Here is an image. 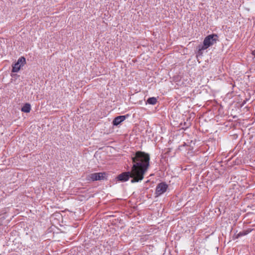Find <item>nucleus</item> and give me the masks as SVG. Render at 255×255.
<instances>
[{
    "label": "nucleus",
    "mask_w": 255,
    "mask_h": 255,
    "mask_svg": "<svg viewBox=\"0 0 255 255\" xmlns=\"http://www.w3.org/2000/svg\"><path fill=\"white\" fill-rule=\"evenodd\" d=\"M132 162V176L135 177L132 183L137 182L143 179L144 175L149 166V155L143 151H138L131 156Z\"/></svg>",
    "instance_id": "obj_1"
},
{
    "label": "nucleus",
    "mask_w": 255,
    "mask_h": 255,
    "mask_svg": "<svg viewBox=\"0 0 255 255\" xmlns=\"http://www.w3.org/2000/svg\"><path fill=\"white\" fill-rule=\"evenodd\" d=\"M217 37L218 36L216 34H211L206 36L204 40L203 44L199 45L197 47L198 54L199 55H202L203 50L207 49L210 46L216 43L217 41Z\"/></svg>",
    "instance_id": "obj_2"
},
{
    "label": "nucleus",
    "mask_w": 255,
    "mask_h": 255,
    "mask_svg": "<svg viewBox=\"0 0 255 255\" xmlns=\"http://www.w3.org/2000/svg\"><path fill=\"white\" fill-rule=\"evenodd\" d=\"M106 178L105 172L94 173L89 174L87 177V180L89 181L103 180Z\"/></svg>",
    "instance_id": "obj_3"
},
{
    "label": "nucleus",
    "mask_w": 255,
    "mask_h": 255,
    "mask_svg": "<svg viewBox=\"0 0 255 255\" xmlns=\"http://www.w3.org/2000/svg\"><path fill=\"white\" fill-rule=\"evenodd\" d=\"M132 169H131V171L130 172H124L121 174H120L118 177L117 178L119 180L124 182L127 181L129 179V177L132 178V179L131 180V182H132V181L135 178L134 176H132Z\"/></svg>",
    "instance_id": "obj_4"
},
{
    "label": "nucleus",
    "mask_w": 255,
    "mask_h": 255,
    "mask_svg": "<svg viewBox=\"0 0 255 255\" xmlns=\"http://www.w3.org/2000/svg\"><path fill=\"white\" fill-rule=\"evenodd\" d=\"M26 63L25 58L24 57H20L17 62L14 64L12 67V71L13 72H17Z\"/></svg>",
    "instance_id": "obj_5"
},
{
    "label": "nucleus",
    "mask_w": 255,
    "mask_h": 255,
    "mask_svg": "<svg viewBox=\"0 0 255 255\" xmlns=\"http://www.w3.org/2000/svg\"><path fill=\"white\" fill-rule=\"evenodd\" d=\"M167 188V185L164 183H159L156 188L155 193L157 196H160L165 192Z\"/></svg>",
    "instance_id": "obj_6"
},
{
    "label": "nucleus",
    "mask_w": 255,
    "mask_h": 255,
    "mask_svg": "<svg viewBox=\"0 0 255 255\" xmlns=\"http://www.w3.org/2000/svg\"><path fill=\"white\" fill-rule=\"evenodd\" d=\"M126 119L125 116H120L114 119L113 121V124L114 126H118L120 125L122 122Z\"/></svg>",
    "instance_id": "obj_7"
},
{
    "label": "nucleus",
    "mask_w": 255,
    "mask_h": 255,
    "mask_svg": "<svg viewBox=\"0 0 255 255\" xmlns=\"http://www.w3.org/2000/svg\"><path fill=\"white\" fill-rule=\"evenodd\" d=\"M31 110V106L29 104H25L21 108V111L24 113H29Z\"/></svg>",
    "instance_id": "obj_8"
},
{
    "label": "nucleus",
    "mask_w": 255,
    "mask_h": 255,
    "mask_svg": "<svg viewBox=\"0 0 255 255\" xmlns=\"http://www.w3.org/2000/svg\"><path fill=\"white\" fill-rule=\"evenodd\" d=\"M251 232V230H247L243 231L242 232H240L239 233H238L237 235V238H240L241 237H242L243 236L247 235V234H248Z\"/></svg>",
    "instance_id": "obj_9"
},
{
    "label": "nucleus",
    "mask_w": 255,
    "mask_h": 255,
    "mask_svg": "<svg viewBox=\"0 0 255 255\" xmlns=\"http://www.w3.org/2000/svg\"><path fill=\"white\" fill-rule=\"evenodd\" d=\"M157 102V99L155 97H151L147 99L146 103L154 105L156 104Z\"/></svg>",
    "instance_id": "obj_10"
},
{
    "label": "nucleus",
    "mask_w": 255,
    "mask_h": 255,
    "mask_svg": "<svg viewBox=\"0 0 255 255\" xmlns=\"http://www.w3.org/2000/svg\"><path fill=\"white\" fill-rule=\"evenodd\" d=\"M252 54L255 56V49L252 51Z\"/></svg>",
    "instance_id": "obj_11"
}]
</instances>
